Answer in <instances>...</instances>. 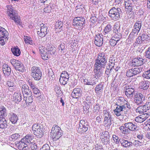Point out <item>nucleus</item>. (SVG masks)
Segmentation results:
<instances>
[{"label":"nucleus","instance_id":"2","mask_svg":"<svg viewBox=\"0 0 150 150\" xmlns=\"http://www.w3.org/2000/svg\"><path fill=\"white\" fill-rule=\"evenodd\" d=\"M39 50L42 59L44 60H47L48 59L49 54L52 55L55 53L56 48L53 46L48 45L46 48L41 45L39 46Z\"/></svg>","mask_w":150,"mask_h":150},{"label":"nucleus","instance_id":"60","mask_svg":"<svg viewBox=\"0 0 150 150\" xmlns=\"http://www.w3.org/2000/svg\"><path fill=\"white\" fill-rule=\"evenodd\" d=\"M51 7L50 5H47V7L44 9V11L45 13H49L51 12Z\"/></svg>","mask_w":150,"mask_h":150},{"label":"nucleus","instance_id":"39","mask_svg":"<svg viewBox=\"0 0 150 150\" xmlns=\"http://www.w3.org/2000/svg\"><path fill=\"white\" fill-rule=\"evenodd\" d=\"M25 137V142L28 143L29 144L30 143H33V136L29 134L26 135Z\"/></svg>","mask_w":150,"mask_h":150},{"label":"nucleus","instance_id":"50","mask_svg":"<svg viewBox=\"0 0 150 150\" xmlns=\"http://www.w3.org/2000/svg\"><path fill=\"white\" fill-rule=\"evenodd\" d=\"M133 145H134L136 147L141 146L144 144V143L140 141L135 140L132 143Z\"/></svg>","mask_w":150,"mask_h":150},{"label":"nucleus","instance_id":"30","mask_svg":"<svg viewBox=\"0 0 150 150\" xmlns=\"http://www.w3.org/2000/svg\"><path fill=\"white\" fill-rule=\"evenodd\" d=\"M23 99L25 101L26 105L27 106L31 105L33 101V97L31 95L24 96Z\"/></svg>","mask_w":150,"mask_h":150},{"label":"nucleus","instance_id":"61","mask_svg":"<svg viewBox=\"0 0 150 150\" xmlns=\"http://www.w3.org/2000/svg\"><path fill=\"white\" fill-rule=\"evenodd\" d=\"M40 150H50V147L48 144H46L42 146Z\"/></svg>","mask_w":150,"mask_h":150},{"label":"nucleus","instance_id":"14","mask_svg":"<svg viewBox=\"0 0 150 150\" xmlns=\"http://www.w3.org/2000/svg\"><path fill=\"white\" fill-rule=\"evenodd\" d=\"M103 33L104 37H105L107 40H109L112 38L113 31L112 26L110 24H108L104 29Z\"/></svg>","mask_w":150,"mask_h":150},{"label":"nucleus","instance_id":"43","mask_svg":"<svg viewBox=\"0 0 150 150\" xmlns=\"http://www.w3.org/2000/svg\"><path fill=\"white\" fill-rule=\"evenodd\" d=\"M142 76L148 79H150V69L144 72Z\"/></svg>","mask_w":150,"mask_h":150},{"label":"nucleus","instance_id":"11","mask_svg":"<svg viewBox=\"0 0 150 150\" xmlns=\"http://www.w3.org/2000/svg\"><path fill=\"white\" fill-rule=\"evenodd\" d=\"M89 127L88 122L86 120H81L80 121L79 126L78 127L77 131L78 132L83 133L88 130Z\"/></svg>","mask_w":150,"mask_h":150},{"label":"nucleus","instance_id":"47","mask_svg":"<svg viewBox=\"0 0 150 150\" xmlns=\"http://www.w3.org/2000/svg\"><path fill=\"white\" fill-rule=\"evenodd\" d=\"M132 69L133 71V75H134V76L139 74L142 71V69H139L138 67L132 68Z\"/></svg>","mask_w":150,"mask_h":150},{"label":"nucleus","instance_id":"37","mask_svg":"<svg viewBox=\"0 0 150 150\" xmlns=\"http://www.w3.org/2000/svg\"><path fill=\"white\" fill-rule=\"evenodd\" d=\"M141 85L142 87L141 89H142L144 90H146L148 88L149 84V82L144 81L141 83Z\"/></svg>","mask_w":150,"mask_h":150},{"label":"nucleus","instance_id":"12","mask_svg":"<svg viewBox=\"0 0 150 150\" xmlns=\"http://www.w3.org/2000/svg\"><path fill=\"white\" fill-rule=\"evenodd\" d=\"M10 62L16 70L23 72L24 71L23 65L20 61L13 59L10 60Z\"/></svg>","mask_w":150,"mask_h":150},{"label":"nucleus","instance_id":"6","mask_svg":"<svg viewBox=\"0 0 150 150\" xmlns=\"http://www.w3.org/2000/svg\"><path fill=\"white\" fill-rule=\"evenodd\" d=\"M32 129L34 134L38 138H41L44 134V129L42 125L40 124H33L32 127Z\"/></svg>","mask_w":150,"mask_h":150},{"label":"nucleus","instance_id":"42","mask_svg":"<svg viewBox=\"0 0 150 150\" xmlns=\"http://www.w3.org/2000/svg\"><path fill=\"white\" fill-rule=\"evenodd\" d=\"M69 79V78H67L66 77H61L59 79V82L60 83L62 84V85H64L66 84L67 83V81H68Z\"/></svg>","mask_w":150,"mask_h":150},{"label":"nucleus","instance_id":"31","mask_svg":"<svg viewBox=\"0 0 150 150\" xmlns=\"http://www.w3.org/2000/svg\"><path fill=\"white\" fill-rule=\"evenodd\" d=\"M117 107L116 109L114 110V112L115 115L117 116L122 115V112L123 111L122 108H121V105H117Z\"/></svg>","mask_w":150,"mask_h":150},{"label":"nucleus","instance_id":"32","mask_svg":"<svg viewBox=\"0 0 150 150\" xmlns=\"http://www.w3.org/2000/svg\"><path fill=\"white\" fill-rule=\"evenodd\" d=\"M11 51L13 54L16 56H18L21 54L20 49L17 46L12 47L11 49Z\"/></svg>","mask_w":150,"mask_h":150},{"label":"nucleus","instance_id":"10","mask_svg":"<svg viewBox=\"0 0 150 150\" xmlns=\"http://www.w3.org/2000/svg\"><path fill=\"white\" fill-rule=\"evenodd\" d=\"M8 33L4 28L0 27V44L4 45L8 40Z\"/></svg>","mask_w":150,"mask_h":150},{"label":"nucleus","instance_id":"38","mask_svg":"<svg viewBox=\"0 0 150 150\" xmlns=\"http://www.w3.org/2000/svg\"><path fill=\"white\" fill-rule=\"evenodd\" d=\"M20 137V135L18 133H15L11 135L9 137L10 141L14 142Z\"/></svg>","mask_w":150,"mask_h":150},{"label":"nucleus","instance_id":"25","mask_svg":"<svg viewBox=\"0 0 150 150\" xmlns=\"http://www.w3.org/2000/svg\"><path fill=\"white\" fill-rule=\"evenodd\" d=\"M103 85L104 83L101 82L96 86L95 88V90L96 93L97 94L99 95L103 92Z\"/></svg>","mask_w":150,"mask_h":150},{"label":"nucleus","instance_id":"55","mask_svg":"<svg viewBox=\"0 0 150 150\" xmlns=\"http://www.w3.org/2000/svg\"><path fill=\"white\" fill-rule=\"evenodd\" d=\"M133 71L132 69L129 70L127 71L126 72V76L129 77H130L134 76L133 75Z\"/></svg>","mask_w":150,"mask_h":150},{"label":"nucleus","instance_id":"54","mask_svg":"<svg viewBox=\"0 0 150 150\" xmlns=\"http://www.w3.org/2000/svg\"><path fill=\"white\" fill-rule=\"evenodd\" d=\"M137 137L138 139L140 140V141L144 143V135L143 134H137Z\"/></svg>","mask_w":150,"mask_h":150},{"label":"nucleus","instance_id":"18","mask_svg":"<svg viewBox=\"0 0 150 150\" xmlns=\"http://www.w3.org/2000/svg\"><path fill=\"white\" fill-rule=\"evenodd\" d=\"M103 35L98 34L96 35L94 38V43L97 46H101L103 43V38L102 36Z\"/></svg>","mask_w":150,"mask_h":150},{"label":"nucleus","instance_id":"28","mask_svg":"<svg viewBox=\"0 0 150 150\" xmlns=\"http://www.w3.org/2000/svg\"><path fill=\"white\" fill-rule=\"evenodd\" d=\"M7 116V110L4 106H0V118H5Z\"/></svg>","mask_w":150,"mask_h":150},{"label":"nucleus","instance_id":"45","mask_svg":"<svg viewBox=\"0 0 150 150\" xmlns=\"http://www.w3.org/2000/svg\"><path fill=\"white\" fill-rule=\"evenodd\" d=\"M47 26H45L43 24H42L41 25L40 31L41 32L44 33H46V35L48 33V31L47 30Z\"/></svg>","mask_w":150,"mask_h":150},{"label":"nucleus","instance_id":"56","mask_svg":"<svg viewBox=\"0 0 150 150\" xmlns=\"http://www.w3.org/2000/svg\"><path fill=\"white\" fill-rule=\"evenodd\" d=\"M112 139L113 140L115 144H118L119 143V141H120L121 139H118V137L115 135H113L112 136Z\"/></svg>","mask_w":150,"mask_h":150},{"label":"nucleus","instance_id":"13","mask_svg":"<svg viewBox=\"0 0 150 150\" xmlns=\"http://www.w3.org/2000/svg\"><path fill=\"white\" fill-rule=\"evenodd\" d=\"M85 19L83 17H76L73 20V24L75 26L81 28L85 26Z\"/></svg>","mask_w":150,"mask_h":150},{"label":"nucleus","instance_id":"19","mask_svg":"<svg viewBox=\"0 0 150 150\" xmlns=\"http://www.w3.org/2000/svg\"><path fill=\"white\" fill-rule=\"evenodd\" d=\"M82 93V91L80 88H76L74 89L71 96L73 98H78L81 97Z\"/></svg>","mask_w":150,"mask_h":150},{"label":"nucleus","instance_id":"48","mask_svg":"<svg viewBox=\"0 0 150 150\" xmlns=\"http://www.w3.org/2000/svg\"><path fill=\"white\" fill-rule=\"evenodd\" d=\"M144 55L146 58L150 60V46L146 50Z\"/></svg>","mask_w":150,"mask_h":150},{"label":"nucleus","instance_id":"49","mask_svg":"<svg viewBox=\"0 0 150 150\" xmlns=\"http://www.w3.org/2000/svg\"><path fill=\"white\" fill-rule=\"evenodd\" d=\"M142 114V115H140L144 121L146 120L150 116L149 114L147 113L144 112Z\"/></svg>","mask_w":150,"mask_h":150},{"label":"nucleus","instance_id":"53","mask_svg":"<svg viewBox=\"0 0 150 150\" xmlns=\"http://www.w3.org/2000/svg\"><path fill=\"white\" fill-rule=\"evenodd\" d=\"M65 45L63 43H61L59 46H58V49L59 51L61 53H63V51L65 49Z\"/></svg>","mask_w":150,"mask_h":150},{"label":"nucleus","instance_id":"62","mask_svg":"<svg viewBox=\"0 0 150 150\" xmlns=\"http://www.w3.org/2000/svg\"><path fill=\"white\" fill-rule=\"evenodd\" d=\"M135 120L136 122L138 123H141L144 121L140 115L136 117L135 118Z\"/></svg>","mask_w":150,"mask_h":150},{"label":"nucleus","instance_id":"16","mask_svg":"<svg viewBox=\"0 0 150 150\" xmlns=\"http://www.w3.org/2000/svg\"><path fill=\"white\" fill-rule=\"evenodd\" d=\"M100 137L101 141L104 144H107L109 142V135L107 131H105L102 133Z\"/></svg>","mask_w":150,"mask_h":150},{"label":"nucleus","instance_id":"41","mask_svg":"<svg viewBox=\"0 0 150 150\" xmlns=\"http://www.w3.org/2000/svg\"><path fill=\"white\" fill-rule=\"evenodd\" d=\"M137 113H139L140 114H143L146 111L143 107V106H140L137 108L135 110Z\"/></svg>","mask_w":150,"mask_h":150},{"label":"nucleus","instance_id":"21","mask_svg":"<svg viewBox=\"0 0 150 150\" xmlns=\"http://www.w3.org/2000/svg\"><path fill=\"white\" fill-rule=\"evenodd\" d=\"M8 117L9 120L14 124H16L18 120V117L16 115L12 112L8 114Z\"/></svg>","mask_w":150,"mask_h":150},{"label":"nucleus","instance_id":"17","mask_svg":"<svg viewBox=\"0 0 150 150\" xmlns=\"http://www.w3.org/2000/svg\"><path fill=\"white\" fill-rule=\"evenodd\" d=\"M144 59L142 57L135 58L132 60L131 65L134 67L142 65L144 63Z\"/></svg>","mask_w":150,"mask_h":150},{"label":"nucleus","instance_id":"3","mask_svg":"<svg viewBox=\"0 0 150 150\" xmlns=\"http://www.w3.org/2000/svg\"><path fill=\"white\" fill-rule=\"evenodd\" d=\"M124 126L120 127V132L122 134L127 135L130 133V131H136L138 130L139 127L135 123L129 122L124 124Z\"/></svg>","mask_w":150,"mask_h":150},{"label":"nucleus","instance_id":"34","mask_svg":"<svg viewBox=\"0 0 150 150\" xmlns=\"http://www.w3.org/2000/svg\"><path fill=\"white\" fill-rule=\"evenodd\" d=\"M13 96V100L16 103L20 102L21 100V96L20 93H15Z\"/></svg>","mask_w":150,"mask_h":150},{"label":"nucleus","instance_id":"29","mask_svg":"<svg viewBox=\"0 0 150 150\" xmlns=\"http://www.w3.org/2000/svg\"><path fill=\"white\" fill-rule=\"evenodd\" d=\"M125 2L126 9H127L129 12H131L132 13L133 7L131 1L129 0H125Z\"/></svg>","mask_w":150,"mask_h":150},{"label":"nucleus","instance_id":"23","mask_svg":"<svg viewBox=\"0 0 150 150\" xmlns=\"http://www.w3.org/2000/svg\"><path fill=\"white\" fill-rule=\"evenodd\" d=\"M142 21L140 20H138L134 23L133 26L134 29H133L134 32H135L137 33L139 32L142 25Z\"/></svg>","mask_w":150,"mask_h":150},{"label":"nucleus","instance_id":"33","mask_svg":"<svg viewBox=\"0 0 150 150\" xmlns=\"http://www.w3.org/2000/svg\"><path fill=\"white\" fill-rule=\"evenodd\" d=\"M7 122L5 118H0V128L4 129L7 127Z\"/></svg>","mask_w":150,"mask_h":150},{"label":"nucleus","instance_id":"7","mask_svg":"<svg viewBox=\"0 0 150 150\" xmlns=\"http://www.w3.org/2000/svg\"><path fill=\"white\" fill-rule=\"evenodd\" d=\"M121 13V11L119 8L113 7L109 11V16L111 19L114 21L118 20L120 18V14Z\"/></svg>","mask_w":150,"mask_h":150},{"label":"nucleus","instance_id":"15","mask_svg":"<svg viewBox=\"0 0 150 150\" xmlns=\"http://www.w3.org/2000/svg\"><path fill=\"white\" fill-rule=\"evenodd\" d=\"M145 96L141 93H136L134 95V102L137 105L143 104V101L145 100Z\"/></svg>","mask_w":150,"mask_h":150},{"label":"nucleus","instance_id":"52","mask_svg":"<svg viewBox=\"0 0 150 150\" xmlns=\"http://www.w3.org/2000/svg\"><path fill=\"white\" fill-rule=\"evenodd\" d=\"M90 108V105L87 103L85 104V105L83 106V112L84 113H87L89 112V110Z\"/></svg>","mask_w":150,"mask_h":150},{"label":"nucleus","instance_id":"36","mask_svg":"<svg viewBox=\"0 0 150 150\" xmlns=\"http://www.w3.org/2000/svg\"><path fill=\"white\" fill-rule=\"evenodd\" d=\"M83 83L85 85L93 86L96 84V82L94 80L85 79L84 80Z\"/></svg>","mask_w":150,"mask_h":150},{"label":"nucleus","instance_id":"8","mask_svg":"<svg viewBox=\"0 0 150 150\" xmlns=\"http://www.w3.org/2000/svg\"><path fill=\"white\" fill-rule=\"evenodd\" d=\"M31 71V75L35 80L39 81L41 79L42 73L39 67L35 66L32 67Z\"/></svg>","mask_w":150,"mask_h":150},{"label":"nucleus","instance_id":"1","mask_svg":"<svg viewBox=\"0 0 150 150\" xmlns=\"http://www.w3.org/2000/svg\"><path fill=\"white\" fill-rule=\"evenodd\" d=\"M7 14L10 18L18 26L23 27L22 23L20 16L18 15L16 11L13 9L10 5L7 6Z\"/></svg>","mask_w":150,"mask_h":150},{"label":"nucleus","instance_id":"9","mask_svg":"<svg viewBox=\"0 0 150 150\" xmlns=\"http://www.w3.org/2000/svg\"><path fill=\"white\" fill-rule=\"evenodd\" d=\"M136 42L138 44L141 43H144L150 42V31L147 33H143L140 37L136 39Z\"/></svg>","mask_w":150,"mask_h":150},{"label":"nucleus","instance_id":"51","mask_svg":"<svg viewBox=\"0 0 150 150\" xmlns=\"http://www.w3.org/2000/svg\"><path fill=\"white\" fill-rule=\"evenodd\" d=\"M121 108H122V110L123 111L125 110L126 108H127L128 109H130L131 108L130 105L129 104L127 103H124L121 105Z\"/></svg>","mask_w":150,"mask_h":150},{"label":"nucleus","instance_id":"26","mask_svg":"<svg viewBox=\"0 0 150 150\" xmlns=\"http://www.w3.org/2000/svg\"><path fill=\"white\" fill-rule=\"evenodd\" d=\"M124 92L125 95L128 98H131L133 96L135 91L127 87H124Z\"/></svg>","mask_w":150,"mask_h":150},{"label":"nucleus","instance_id":"5","mask_svg":"<svg viewBox=\"0 0 150 150\" xmlns=\"http://www.w3.org/2000/svg\"><path fill=\"white\" fill-rule=\"evenodd\" d=\"M62 131L60 127L54 125L52 127L50 135L53 141H56L59 139L62 135Z\"/></svg>","mask_w":150,"mask_h":150},{"label":"nucleus","instance_id":"40","mask_svg":"<svg viewBox=\"0 0 150 150\" xmlns=\"http://www.w3.org/2000/svg\"><path fill=\"white\" fill-rule=\"evenodd\" d=\"M24 40L26 44L32 45L33 44V42L31 38L29 36H24Z\"/></svg>","mask_w":150,"mask_h":150},{"label":"nucleus","instance_id":"22","mask_svg":"<svg viewBox=\"0 0 150 150\" xmlns=\"http://www.w3.org/2000/svg\"><path fill=\"white\" fill-rule=\"evenodd\" d=\"M120 142L121 146L124 148H129L132 146L133 143L130 141L124 139H122Z\"/></svg>","mask_w":150,"mask_h":150},{"label":"nucleus","instance_id":"20","mask_svg":"<svg viewBox=\"0 0 150 150\" xmlns=\"http://www.w3.org/2000/svg\"><path fill=\"white\" fill-rule=\"evenodd\" d=\"M29 88L28 86L26 84L23 85L22 86L21 90L24 97L27 96H32V92Z\"/></svg>","mask_w":150,"mask_h":150},{"label":"nucleus","instance_id":"46","mask_svg":"<svg viewBox=\"0 0 150 150\" xmlns=\"http://www.w3.org/2000/svg\"><path fill=\"white\" fill-rule=\"evenodd\" d=\"M125 87L135 91L137 88V85L135 84V83L133 82L130 83L129 85L126 86Z\"/></svg>","mask_w":150,"mask_h":150},{"label":"nucleus","instance_id":"59","mask_svg":"<svg viewBox=\"0 0 150 150\" xmlns=\"http://www.w3.org/2000/svg\"><path fill=\"white\" fill-rule=\"evenodd\" d=\"M143 107L144 108L146 112L150 109V102H146L145 105H143Z\"/></svg>","mask_w":150,"mask_h":150},{"label":"nucleus","instance_id":"24","mask_svg":"<svg viewBox=\"0 0 150 150\" xmlns=\"http://www.w3.org/2000/svg\"><path fill=\"white\" fill-rule=\"evenodd\" d=\"M3 72L5 76H8L10 74L11 69L7 64H4L3 66Z\"/></svg>","mask_w":150,"mask_h":150},{"label":"nucleus","instance_id":"27","mask_svg":"<svg viewBox=\"0 0 150 150\" xmlns=\"http://www.w3.org/2000/svg\"><path fill=\"white\" fill-rule=\"evenodd\" d=\"M112 119L111 115L104 117V126L105 127L110 126L111 124Z\"/></svg>","mask_w":150,"mask_h":150},{"label":"nucleus","instance_id":"63","mask_svg":"<svg viewBox=\"0 0 150 150\" xmlns=\"http://www.w3.org/2000/svg\"><path fill=\"white\" fill-rule=\"evenodd\" d=\"M112 69V67L111 68L109 66L107 67L105 71V73L107 75H109Z\"/></svg>","mask_w":150,"mask_h":150},{"label":"nucleus","instance_id":"35","mask_svg":"<svg viewBox=\"0 0 150 150\" xmlns=\"http://www.w3.org/2000/svg\"><path fill=\"white\" fill-rule=\"evenodd\" d=\"M117 101L116 105H121L125 103L126 101L125 99L122 97H118L117 98Z\"/></svg>","mask_w":150,"mask_h":150},{"label":"nucleus","instance_id":"58","mask_svg":"<svg viewBox=\"0 0 150 150\" xmlns=\"http://www.w3.org/2000/svg\"><path fill=\"white\" fill-rule=\"evenodd\" d=\"M28 146L30 147L32 150H35L37 148V146L35 143H29Z\"/></svg>","mask_w":150,"mask_h":150},{"label":"nucleus","instance_id":"57","mask_svg":"<svg viewBox=\"0 0 150 150\" xmlns=\"http://www.w3.org/2000/svg\"><path fill=\"white\" fill-rule=\"evenodd\" d=\"M28 84L31 88L32 89L35 87V84L32 81L31 79H29L28 80Z\"/></svg>","mask_w":150,"mask_h":150},{"label":"nucleus","instance_id":"64","mask_svg":"<svg viewBox=\"0 0 150 150\" xmlns=\"http://www.w3.org/2000/svg\"><path fill=\"white\" fill-rule=\"evenodd\" d=\"M97 71L96 72V75L97 78H99L102 75V73L101 71L98 70H96Z\"/></svg>","mask_w":150,"mask_h":150},{"label":"nucleus","instance_id":"44","mask_svg":"<svg viewBox=\"0 0 150 150\" xmlns=\"http://www.w3.org/2000/svg\"><path fill=\"white\" fill-rule=\"evenodd\" d=\"M33 91L34 94L35 95V96L36 97H40L41 96V93H40L39 90L36 87H35L33 88Z\"/></svg>","mask_w":150,"mask_h":150},{"label":"nucleus","instance_id":"4","mask_svg":"<svg viewBox=\"0 0 150 150\" xmlns=\"http://www.w3.org/2000/svg\"><path fill=\"white\" fill-rule=\"evenodd\" d=\"M95 62L94 66L96 70H100L102 68H104L107 62V58L105 53L103 52L99 53Z\"/></svg>","mask_w":150,"mask_h":150}]
</instances>
